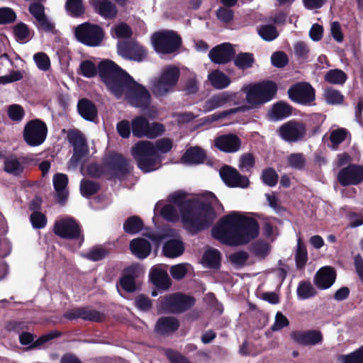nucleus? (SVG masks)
Here are the masks:
<instances>
[{"label": "nucleus", "mask_w": 363, "mask_h": 363, "mask_svg": "<svg viewBox=\"0 0 363 363\" xmlns=\"http://www.w3.org/2000/svg\"><path fill=\"white\" fill-rule=\"evenodd\" d=\"M246 94V101L252 107H258L273 100L277 94L278 86L272 80H264L242 88Z\"/></svg>", "instance_id": "nucleus-3"}, {"label": "nucleus", "mask_w": 363, "mask_h": 363, "mask_svg": "<svg viewBox=\"0 0 363 363\" xmlns=\"http://www.w3.org/2000/svg\"><path fill=\"white\" fill-rule=\"evenodd\" d=\"M258 33L260 37L266 41H272L279 35L277 28L273 25L261 26L258 30Z\"/></svg>", "instance_id": "nucleus-54"}, {"label": "nucleus", "mask_w": 363, "mask_h": 363, "mask_svg": "<svg viewBox=\"0 0 363 363\" xmlns=\"http://www.w3.org/2000/svg\"><path fill=\"white\" fill-rule=\"evenodd\" d=\"M118 52L125 59L139 62L144 61L147 54L145 48L133 41L121 43L118 46Z\"/></svg>", "instance_id": "nucleus-23"}, {"label": "nucleus", "mask_w": 363, "mask_h": 363, "mask_svg": "<svg viewBox=\"0 0 363 363\" xmlns=\"http://www.w3.org/2000/svg\"><path fill=\"white\" fill-rule=\"evenodd\" d=\"M336 271L330 266L320 268L315 274L314 284L320 289H329L335 281Z\"/></svg>", "instance_id": "nucleus-27"}, {"label": "nucleus", "mask_w": 363, "mask_h": 363, "mask_svg": "<svg viewBox=\"0 0 363 363\" xmlns=\"http://www.w3.org/2000/svg\"><path fill=\"white\" fill-rule=\"evenodd\" d=\"M306 127L302 122L290 120L283 123L277 130L279 137L288 143L302 140L306 134Z\"/></svg>", "instance_id": "nucleus-14"}, {"label": "nucleus", "mask_w": 363, "mask_h": 363, "mask_svg": "<svg viewBox=\"0 0 363 363\" xmlns=\"http://www.w3.org/2000/svg\"><path fill=\"white\" fill-rule=\"evenodd\" d=\"M338 360L341 363H363V345L348 354L340 355Z\"/></svg>", "instance_id": "nucleus-50"}, {"label": "nucleus", "mask_w": 363, "mask_h": 363, "mask_svg": "<svg viewBox=\"0 0 363 363\" xmlns=\"http://www.w3.org/2000/svg\"><path fill=\"white\" fill-rule=\"evenodd\" d=\"M16 12L10 7L0 8V25L13 23L16 21Z\"/></svg>", "instance_id": "nucleus-56"}, {"label": "nucleus", "mask_w": 363, "mask_h": 363, "mask_svg": "<svg viewBox=\"0 0 363 363\" xmlns=\"http://www.w3.org/2000/svg\"><path fill=\"white\" fill-rule=\"evenodd\" d=\"M33 60L38 68L43 71H47L50 67V60L45 52H37L33 56Z\"/></svg>", "instance_id": "nucleus-60"}, {"label": "nucleus", "mask_w": 363, "mask_h": 363, "mask_svg": "<svg viewBox=\"0 0 363 363\" xmlns=\"http://www.w3.org/2000/svg\"><path fill=\"white\" fill-rule=\"evenodd\" d=\"M144 228L143 220L138 216L128 217L123 223L124 231L130 235L140 232Z\"/></svg>", "instance_id": "nucleus-41"}, {"label": "nucleus", "mask_w": 363, "mask_h": 363, "mask_svg": "<svg viewBox=\"0 0 363 363\" xmlns=\"http://www.w3.org/2000/svg\"><path fill=\"white\" fill-rule=\"evenodd\" d=\"M180 72L175 66L165 68L160 76L152 82V91L156 97L164 96L172 91L177 84Z\"/></svg>", "instance_id": "nucleus-8"}, {"label": "nucleus", "mask_w": 363, "mask_h": 363, "mask_svg": "<svg viewBox=\"0 0 363 363\" xmlns=\"http://www.w3.org/2000/svg\"><path fill=\"white\" fill-rule=\"evenodd\" d=\"M64 318L67 320L82 319L95 323H101L106 319V315L99 311L89 307H77L68 310L64 313Z\"/></svg>", "instance_id": "nucleus-20"}, {"label": "nucleus", "mask_w": 363, "mask_h": 363, "mask_svg": "<svg viewBox=\"0 0 363 363\" xmlns=\"http://www.w3.org/2000/svg\"><path fill=\"white\" fill-rule=\"evenodd\" d=\"M30 221L35 229H42L47 224V217L40 211H33L30 216Z\"/></svg>", "instance_id": "nucleus-59"}, {"label": "nucleus", "mask_w": 363, "mask_h": 363, "mask_svg": "<svg viewBox=\"0 0 363 363\" xmlns=\"http://www.w3.org/2000/svg\"><path fill=\"white\" fill-rule=\"evenodd\" d=\"M211 85L217 89L226 88L230 83V78L220 70H214L208 75Z\"/></svg>", "instance_id": "nucleus-42"}, {"label": "nucleus", "mask_w": 363, "mask_h": 363, "mask_svg": "<svg viewBox=\"0 0 363 363\" xmlns=\"http://www.w3.org/2000/svg\"><path fill=\"white\" fill-rule=\"evenodd\" d=\"M240 103L239 93L224 91L213 95L203 104L204 112H209L226 104L238 105Z\"/></svg>", "instance_id": "nucleus-17"}, {"label": "nucleus", "mask_w": 363, "mask_h": 363, "mask_svg": "<svg viewBox=\"0 0 363 363\" xmlns=\"http://www.w3.org/2000/svg\"><path fill=\"white\" fill-rule=\"evenodd\" d=\"M294 259L296 267L299 270L304 269L308 260L306 247L300 238L298 239Z\"/></svg>", "instance_id": "nucleus-40"}, {"label": "nucleus", "mask_w": 363, "mask_h": 363, "mask_svg": "<svg viewBox=\"0 0 363 363\" xmlns=\"http://www.w3.org/2000/svg\"><path fill=\"white\" fill-rule=\"evenodd\" d=\"M261 179L264 184L272 187L277 185L279 175L272 167H267L263 169Z\"/></svg>", "instance_id": "nucleus-51"}, {"label": "nucleus", "mask_w": 363, "mask_h": 363, "mask_svg": "<svg viewBox=\"0 0 363 363\" xmlns=\"http://www.w3.org/2000/svg\"><path fill=\"white\" fill-rule=\"evenodd\" d=\"M347 79L346 73L339 69H330L324 77L325 82L333 84H343Z\"/></svg>", "instance_id": "nucleus-48"}, {"label": "nucleus", "mask_w": 363, "mask_h": 363, "mask_svg": "<svg viewBox=\"0 0 363 363\" xmlns=\"http://www.w3.org/2000/svg\"><path fill=\"white\" fill-rule=\"evenodd\" d=\"M98 73V67L91 60H84L79 65V74L85 77L91 78Z\"/></svg>", "instance_id": "nucleus-52"}, {"label": "nucleus", "mask_w": 363, "mask_h": 363, "mask_svg": "<svg viewBox=\"0 0 363 363\" xmlns=\"http://www.w3.org/2000/svg\"><path fill=\"white\" fill-rule=\"evenodd\" d=\"M46 123L38 118L32 119L26 123L23 131V138L30 147H37L42 145L48 135Z\"/></svg>", "instance_id": "nucleus-10"}, {"label": "nucleus", "mask_w": 363, "mask_h": 363, "mask_svg": "<svg viewBox=\"0 0 363 363\" xmlns=\"http://www.w3.org/2000/svg\"><path fill=\"white\" fill-rule=\"evenodd\" d=\"M288 164L296 169L301 170L304 168L306 160L303 153H292L287 157Z\"/></svg>", "instance_id": "nucleus-53"}, {"label": "nucleus", "mask_w": 363, "mask_h": 363, "mask_svg": "<svg viewBox=\"0 0 363 363\" xmlns=\"http://www.w3.org/2000/svg\"><path fill=\"white\" fill-rule=\"evenodd\" d=\"M121 69L115 62L108 60L101 61L98 65V73L104 84Z\"/></svg>", "instance_id": "nucleus-35"}, {"label": "nucleus", "mask_w": 363, "mask_h": 363, "mask_svg": "<svg viewBox=\"0 0 363 363\" xmlns=\"http://www.w3.org/2000/svg\"><path fill=\"white\" fill-rule=\"evenodd\" d=\"M288 96L296 104L310 106L315 99V91L308 82H298L288 89Z\"/></svg>", "instance_id": "nucleus-13"}, {"label": "nucleus", "mask_w": 363, "mask_h": 363, "mask_svg": "<svg viewBox=\"0 0 363 363\" xmlns=\"http://www.w3.org/2000/svg\"><path fill=\"white\" fill-rule=\"evenodd\" d=\"M272 64L277 68L284 67L289 62L287 55L282 51H277L271 57Z\"/></svg>", "instance_id": "nucleus-64"}, {"label": "nucleus", "mask_w": 363, "mask_h": 363, "mask_svg": "<svg viewBox=\"0 0 363 363\" xmlns=\"http://www.w3.org/2000/svg\"><path fill=\"white\" fill-rule=\"evenodd\" d=\"M234 57L235 65L242 70L252 67L255 61L250 52H240Z\"/></svg>", "instance_id": "nucleus-46"}, {"label": "nucleus", "mask_w": 363, "mask_h": 363, "mask_svg": "<svg viewBox=\"0 0 363 363\" xmlns=\"http://www.w3.org/2000/svg\"><path fill=\"white\" fill-rule=\"evenodd\" d=\"M101 185L99 182L83 179L80 182V192L85 198H89L99 191Z\"/></svg>", "instance_id": "nucleus-44"}, {"label": "nucleus", "mask_w": 363, "mask_h": 363, "mask_svg": "<svg viewBox=\"0 0 363 363\" xmlns=\"http://www.w3.org/2000/svg\"><path fill=\"white\" fill-rule=\"evenodd\" d=\"M148 121H149L143 116L134 118L131 121V129L133 136L138 138L145 137L148 128Z\"/></svg>", "instance_id": "nucleus-38"}, {"label": "nucleus", "mask_w": 363, "mask_h": 363, "mask_svg": "<svg viewBox=\"0 0 363 363\" xmlns=\"http://www.w3.org/2000/svg\"><path fill=\"white\" fill-rule=\"evenodd\" d=\"M337 179L342 186L361 184L363 182V166L356 164H349L340 170Z\"/></svg>", "instance_id": "nucleus-18"}, {"label": "nucleus", "mask_w": 363, "mask_h": 363, "mask_svg": "<svg viewBox=\"0 0 363 363\" xmlns=\"http://www.w3.org/2000/svg\"><path fill=\"white\" fill-rule=\"evenodd\" d=\"M125 96L128 104L143 111L147 110L151 104V94L143 85L139 84L135 79L128 86L125 93Z\"/></svg>", "instance_id": "nucleus-11"}, {"label": "nucleus", "mask_w": 363, "mask_h": 363, "mask_svg": "<svg viewBox=\"0 0 363 363\" xmlns=\"http://www.w3.org/2000/svg\"><path fill=\"white\" fill-rule=\"evenodd\" d=\"M235 50L229 43H223L213 48L208 57L212 62L218 65H225L230 62L235 57Z\"/></svg>", "instance_id": "nucleus-24"}, {"label": "nucleus", "mask_w": 363, "mask_h": 363, "mask_svg": "<svg viewBox=\"0 0 363 363\" xmlns=\"http://www.w3.org/2000/svg\"><path fill=\"white\" fill-rule=\"evenodd\" d=\"M107 255L108 251L106 249L99 247H94L87 253L84 254L83 257L89 260L97 262L104 259Z\"/></svg>", "instance_id": "nucleus-57"}, {"label": "nucleus", "mask_w": 363, "mask_h": 363, "mask_svg": "<svg viewBox=\"0 0 363 363\" xmlns=\"http://www.w3.org/2000/svg\"><path fill=\"white\" fill-rule=\"evenodd\" d=\"M241 143L240 138L233 133L221 135L214 140V146L227 153L238 152L240 149Z\"/></svg>", "instance_id": "nucleus-25"}, {"label": "nucleus", "mask_w": 363, "mask_h": 363, "mask_svg": "<svg viewBox=\"0 0 363 363\" xmlns=\"http://www.w3.org/2000/svg\"><path fill=\"white\" fill-rule=\"evenodd\" d=\"M139 267L133 264L123 269V274L119 280L120 286L128 293H133L136 290L135 279L138 276Z\"/></svg>", "instance_id": "nucleus-28"}, {"label": "nucleus", "mask_w": 363, "mask_h": 363, "mask_svg": "<svg viewBox=\"0 0 363 363\" xmlns=\"http://www.w3.org/2000/svg\"><path fill=\"white\" fill-rule=\"evenodd\" d=\"M67 138L73 147V155L69 163L76 167L89 152L87 142L79 130L69 132Z\"/></svg>", "instance_id": "nucleus-15"}, {"label": "nucleus", "mask_w": 363, "mask_h": 363, "mask_svg": "<svg viewBox=\"0 0 363 363\" xmlns=\"http://www.w3.org/2000/svg\"><path fill=\"white\" fill-rule=\"evenodd\" d=\"M220 176L223 182L229 187L247 188L250 185L247 177L242 175L236 169L224 165L220 169Z\"/></svg>", "instance_id": "nucleus-19"}, {"label": "nucleus", "mask_w": 363, "mask_h": 363, "mask_svg": "<svg viewBox=\"0 0 363 363\" xmlns=\"http://www.w3.org/2000/svg\"><path fill=\"white\" fill-rule=\"evenodd\" d=\"M155 50L157 53L172 54L182 46V40L179 35L172 30L155 32L151 38Z\"/></svg>", "instance_id": "nucleus-5"}, {"label": "nucleus", "mask_w": 363, "mask_h": 363, "mask_svg": "<svg viewBox=\"0 0 363 363\" xmlns=\"http://www.w3.org/2000/svg\"><path fill=\"white\" fill-rule=\"evenodd\" d=\"M90 5L94 11L105 19H113L116 17L118 9L110 0H90Z\"/></svg>", "instance_id": "nucleus-29"}, {"label": "nucleus", "mask_w": 363, "mask_h": 363, "mask_svg": "<svg viewBox=\"0 0 363 363\" xmlns=\"http://www.w3.org/2000/svg\"><path fill=\"white\" fill-rule=\"evenodd\" d=\"M150 279L155 287L159 289L167 290L172 284L167 272L159 267H154L150 269Z\"/></svg>", "instance_id": "nucleus-33"}, {"label": "nucleus", "mask_w": 363, "mask_h": 363, "mask_svg": "<svg viewBox=\"0 0 363 363\" xmlns=\"http://www.w3.org/2000/svg\"><path fill=\"white\" fill-rule=\"evenodd\" d=\"M67 13L73 18H79L85 13L83 0H67L65 3Z\"/></svg>", "instance_id": "nucleus-43"}, {"label": "nucleus", "mask_w": 363, "mask_h": 363, "mask_svg": "<svg viewBox=\"0 0 363 363\" xmlns=\"http://www.w3.org/2000/svg\"><path fill=\"white\" fill-rule=\"evenodd\" d=\"M291 340L302 346H311L321 344L323 335L318 330H294L291 333Z\"/></svg>", "instance_id": "nucleus-22"}, {"label": "nucleus", "mask_w": 363, "mask_h": 363, "mask_svg": "<svg viewBox=\"0 0 363 363\" xmlns=\"http://www.w3.org/2000/svg\"><path fill=\"white\" fill-rule=\"evenodd\" d=\"M269 250V245L262 240L254 242L250 246V251L256 257L261 258L267 257Z\"/></svg>", "instance_id": "nucleus-49"}, {"label": "nucleus", "mask_w": 363, "mask_h": 363, "mask_svg": "<svg viewBox=\"0 0 363 363\" xmlns=\"http://www.w3.org/2000/svg\"><path fill=\"white\" fill-rule=\"evenodd\" d=\"M86 172L91 177L99 179L106 174L105 166L96 162L90 163L86 167Z\"/></svg>", "instance_id": "nucleus-63"}, {"label": "nucleus", "mask_w": 363, "mask_h": 363, "mask_svg": "<svg viewBox=\"0 0 363 363\" xmlns=\"http://www.w3.org/2000/svg\"><path fill=\"white\" fill-rule=\"evenodd\" d=\"M129 247L131 253L140 259L147 258L152 251L150 242L143 238L133 239L130 242Z\"/></svg>", "instance_id": "nucleus-31"}, {"label": "nucleus", "mask_w": 363, "mask_h": 363, "mask_svg": "<svg viewBox=\"0 0 363 363\" xmlns=\"http://www.w3.org/2000/svg\"><path fill=\"white\" fill-rule=\"evenodd\" d=\"M221 255L216 249L206 250L202 257V263L211 269H218L220 267Z\"/></svg>", "instance_id": "nucleus-39"}, {"label": "nucleus", "mask_w": 363, "mask_h": 363, "mask_svg": "<svg viewBox=\"0 0 363 363\" xmlns=\"http://www.w3.org/2000/svg\"><path fill=\"white\" fill-rule=\"evenodd\" d=\"M74 36L83 45L98 47L104 39L105 32L99 25L84 22L75 28Z\"/></svg>", "instance_id": "nucleus-6"}, {"label": "nucleus", "mask_w": 363, "mask_h": 363, "mask_svg": "<svg viewBox=\"0 0 363 363\" xmlns=\"http://www.w3.org/2000/svg\"><path fill=\"white\" fill-rule=\"evenodd\" d=\"M179 327L178 319L173 316L160 318L155 326V330L160 335H165L174 333Z\"/></svg>", "instance_id": "nucleus-32"}, {"label": "nucleus", "mask_w": 363, "mask_h": 363, "mask_svg": "<svg viewBox=\"0 0 363 363\" xmlns=\"http://www.w3.org/2000/svg\"><path fill=\"white\" fill-rule=\"evenodd\" d=\"M296 293L299 299L305 300L315 296L317 291L310 281H302L298 285Z\"/></svg>", "instance_id": "nucleus-47"}, {"label": "nucleus", "mask_w": 363, "mask_h": 363, "mask_svg": "<svg viewBox=\"0 0 363 363\" xmlns=\"http://www.w3.org/2000/svg\"><path fill=\"white\" fill-rule=\"evenodd\" d=\"M8 116L11 120L19 122L23 118L25 111L21 106L12 104L8 108Z\"/></svg>", "instance_id": "nucleus-61"}, {"label": "nucleus", "mask_w": 363, "mask_h": 363, "mask_svg": "<svg viewBox=\"0 0 363 363\" xmlns=\"http://www.w3.org/2000/svg\"><path fill=\"white\" fill-rule=\"evenodd\" d=\"M77 111L79 114L88 121H94L97 118V108L95 104L86 98L78 101Z\"/></svg>", "instance_id": "nucleus-34"}, {"label": "nucleus", "mask_w": 363, "mask_h": 363, "mask_svg": "<svg viewBox=\"0 0 363 363\" xmlns=\"http://www.w3.org/2000/svg\"><path fill=\"white\" fill-rule=\"evenodd\" d=\"M184 251V246L182 241L177 239L167 240L163 246V253L165 257L175 258L179 257Z\"/></svg>", "instance_id": "nucleus-37"}, {"label": "nucleus", "mask_w": 363, "mask_h": 363, "mask_svg": "<svg viewBox=\"0 0 363 363\" xmlns=\"http://www.w3.org/2000/svg\"><path fill=\"white\" fill-rule=\"evenodd\" d=\"M131 153L137 162L138 167L143 172H150L157 169L159 155L152 142L138 141L132 147Z\"/></svg>", "instance_id": "nucleus-4"}, {"label": "nucleus", "mask_w": 363, "mask_h": 363, "mask_svg": "<svg viewBox=\"0 0 363 363\" xmlns=\"http://www.w3.org/2000/svg\"><path fill=\"white\" fill-rule=\"evenodd\" d=\"M116 37L118 38H129L133 35L131 28L125 23H120L113 27Z\"/></svg>", "instance_id": "nucleus-62"}, {"label": "nucleus", "mask_w": 363, "mask_h": 363, "mask_svg": "<svg viewBox=\"0 0 363 363\" xmlns=\"http://www.w3.org/2000/svg\"><path fill=\"white\" fill-rule=\"evenodd\" d=\"M61 336V333L57 330H52L48 333L39 337L37 340L34 341V336L28 332H23L19 335V342L23 345H28L31 344L30 348L34 349L38 347L48 341Z\"/></svg>", "instance_id": "nucleus-26"}, {"label": "nucleus", "mask_w": 363, "mask_h": 363, "mask_svg": "<svg viewBox=\"0 0 363 363\" xmlns=\"http://www.w3.org/2000/svg\"><path fill=\"white\" fill-rule=\"evenodd\" d=\"M293 107L284 101L274 103L267 113L268 118L272 121H282L292 115Z\"/></svg>", "instance_id": "nucleus-30"}, {"label": "nucleus", "mask_w": 363, "mask_h": 363, "mask_svg": "<svg viewBox=\"0 0 363 363\" xmlns=\"http://www.w3.org/2000/svg\"><path fill=\"white\" fill-rule=\"evenodd\" d=\"M206 159V152L200 147H191L186 150L182 160L184 163L199 164L204 162Z\"/></svg>", "instance_id": "nucleus-36"}, {"label": "nucleus", "mask_w": 363, "mask_h": 363, "mask_svg": "<svg viewBox=\"0 0 363 363\" xmlns=\"http://www.w3.org/2000/svg\"><path fill=\"white\" fill-rule=\"evenodd\" d=\"M104 166L110 175L109 179H124L131 171L128 160L121 154L113 153L109 155Z\"/></svg>", "instance_id": "nucleus-12"}, {"label": "nucleus", "mask_w": 363, "mask_h": 363, "mask_svg": "<svg viewBox=\"0 0 363 363\" xmlns=\"http://www.w3.org/2000/svg\"><path fill=\"white\" fill-rule=\"evenodd\" d=\"M196 298L181 292L174 293L159 299V307L167 312L182 313L192 308Z\"/></svg>", "instance_id": "nucleus-7"}, {"label": "nucleus", "mask_w": 363, "mask_h": 363, "mask_svg": "<svg viewBox=\"0 0 363 363\" xmlns=\"http://www.w3.org/2000/svg\"><path fill=\"white\" fill-rule=\"evenodd\" d=\"M33 162L35 159L28 156L16 157L12 155L4 160L3 169L12 176L21 177L24 173L26 167Z\"/></svg>", "instance_id": "nucleus-21"}, {"label": "nucleus", "mask_w": 363, "mask_h": 363, "mask_svg": "<svg viewBox=\"0 0 363 363\" xmlns=\"http://www.w3.org/2000/svg\"><path fill=\"white\" fill-rule=\"evenodd\" d=\"M133 78L125 70L121 69L105 83L107 89L117 99H120L133 82Z\"/></svg>", "instance_id": "nucleus-16"}, {"label": "nucleus", "mask_w": 363, "mask_h": 363, "mask_svg": "<svg viewBox=\"0 0 363 363\" xmlns=\"http://www.w3.org/2000/svg\"><path fill=\"white\" fill-rule=\"evenodd\" d=\"M323 96L325 102L329 105H340L344 102L345 96L340 91L333 87L325 89Z\"/></svg>", "instance_id": "nucleus-45"}, {"label": "nucleus", "mask_w": 363, "mask_h": 363, "mask_svg": "<svg viewBox=\"0 0 363 363\" xmlns=\"http://www.w3.org/2000/svg\"><path fill=\"white\" fill-rule=\"evenodd\" d=\"M259 233L258 221L239 212L225 216L212 229L213 238L230 246L248 244L258 237Z\"/></svg>", "instance_id": "nucleus-1"}, {"label": "nucleus", "mask_w": 363, "mask_h": 363, "mask_svg": "<svg viewBox=\"0 0 363 363\" xmlns=\"http://www.w3.org/2000/svg\"><path fill=\"white\" fill-rule=\"evenodd\" d=\"M30 30L28 25L23 22L18 23L13 27V34L19 41H25L30 37Z\"/></svg>", "instance_id": "nucleus-58"}, {"label": "nucleus", "mask_w": 363, "mask_h": 363, "mask_svg": "<svg viewBox=\"0 0 363 363\" xmlns=\"http://www.w3.org/2000/svg\"><path fill=\"white\" fill-rule=\"evenodd\" d=\"M184 194L175 192L169 199L179 206L183 228L191 235H196L208 229L217 218L212 203L207 201L188 199Z\"/></svg>", "instance_id": "nucleus-2"}, {"label": "nucleus", "mask_w": 363, "mask_h": 363, "mask_svg": "<svg viewBox=\"0 0 363 363\" xmlns=\"http://www.w3.org/2000/svg\"><path fill=\"white\" fill-rule=\"evenodd\" d=\"M53 233L62 239L79 240L81 243L84 240L82 225L72 217L56 221L53 226Z\"/></svg>", "instance_id": "nucleus-9"}, {"label": "nucleus", "mask_w": 363, "mask_h": 363, "mask_svg": "<svg viewBox=\"0 0 363 363\" xmlns=\"http://www.w3.org/2000/svg\"><path fill=\"white\" fill-rule=\"evenodd\" d=\"M347 133V130L342 128L334 130L331 132L330 140L333 149H337L339 145L345 140Z\"/></svg>", "instance_id": "nucleus-55"}]
</instances>
